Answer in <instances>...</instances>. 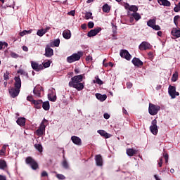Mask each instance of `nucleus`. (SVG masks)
Masks as SVG:
<instances>
[{"label":"nucleus","mask_w":180,"mask_h":180,"mask_svg":"<svg viewBox=\"0 0 180 180\" xmlns=\"http://www.w3.org/2000/svg\"><path fill=\"white\" fill-rule=\"evenodd\" d=\"M84 75H79L72 77L69 82L70 88H75L77 91H82L85 88V82H82Z\"/></svg>","instance_id":"nucleus-1"},{"label":"nucleus","mask_w":180,"mask_h":180,"mask_svg":"<svg viewBox=\"0 0 180 180\" xmlns=\"http://www.w3.org/2000/svg\"><path fill=\"white\" fill-rule=\"evenodd\" d=\"M84 56V52L78 51L77 53H73L72 56L67 58V61L69 64L75 63V61H79L81 57Z\"/></svg>","instance_id":"nucleus-2"},{"label":"nucleus","mask_w":180,"mask_h":180,"mask_svg":"<svg viewBox=\"0 0 180 180\" xmlns=\"http://www.w3.org/2000/svg\"><path fill=\"white\" fill-rule=\"evenodd\" d=\"M160 110H161V107L160 105L149 103L148 112L151 116H155Z\"/></svg>","instance_id":"nucleus-3"},{"label":"nucleus","mask_w":180,"mask_h":180,"mask_svg":"<svg viewBox=\"0 0 180 180\" xmlns=\"http://www.w3.org/2000/svg\"><path fill=\"white\" fill-rule=\"evenodd\" d=\"M25 163L27 165H30L32 169L36 170L37 169V168H39V165L37 164V162H36V160H34V159H33L30 156L26 158Z\"/></svg>","instance_id":"nucleus-4"},{"label":"nucleus","mask_w":180,"mask_h":180,"mask_svg":"<svg viewBox=\"0 0 180 180\" xmlns=\"http://www.w3.org/2000/svg\"><path fill=\"white\" fill-rule=\"evenodd\" d=\"M157 23V18H154L153 19H150L148 22H147V26H148L149 27H151V29H153V30H161V27H160V25H156Z\"/></svg>","instance_id":"nucleus-5"},{"label":"nucleus","mask_w":180,"mask_h":180,"mask_svg":"<svg viewBox=\"0 0 180 180\" xmlns=\"http://www.w3.org/2000/svg\"><path fill=\"white\" fill-rule=\"evenodd\" d=\"M168 93L172 99H175L176 96H179V92H176V88L174 86H169Z\"/></svg>","instance_id":"nucleus-6"},{"label":"nucleus","mask_w":180,"mask_h":180,"mask_svg":"<svg viewBox=\"0 0 180 180\" xmlns=\"http://www.w3.org/2000/svg\"><path fill=\"white\" fill-rule=\"evenodd\" d=\"M150 131L153 134H154V136H157V134H158V127L157 126V120L155 119L151 122Z\"/></svg>","instance_id":"nucleus-7"},{"label":"nucleus","mask_w":180,"mask_h":180,"mask_svg":"<svg viewBox=\"0 0 180 180\" xmlns=\"http://www.w3.org/2000/svg\"><path fill=\"white\" fill-rule=\"evenodd\" d=\"M139 49L141 51H144L146 50H151V49H153V46L147 41H143L139 46Z\"/></svg>","instance_id":"nucleus-8"},{"label":"nucleus","mask_w":180,"mask_h":180,"mask_svg":"<svg viewBox=\"0 0 180 180\" xmlns=\"http://www.w3.org/2000/svg\"><path fill=\"white\" fill-rule=\"evenodd\" d=\"M120 55L122 58H125V60H127V61H130V60H131V55H130L129 51L126 49L121 50Z\"/></svg>","instance_id":"nucleus-9"},{"label":"nucleus","mask_w":180,"mask_h":180,"mask_svg":"<svg viewBox=\"0 0 180 180\" xmlns=\"http://www.w3.org/2000/svg\"><path fill=\"white\" fill-rule=\"evenodd\" d=\"M101 31L102 28H101L100 27H97L96 28L90 30L88 32L87 36L88 37H94V36H96V34H98V33H99Z\"/></svg>","instance_id":"nucleus-10"},{"label":"nucleus","mask_w":180,"mask_h":180,"mask_svg":"<svg viewBox=\"0 0 180 180\" xmlns=\"http://www.w3.org/2000/svg\"><path fill=\"white\" fill-rule=\"evenodd\" d=\"M20 92V89H18L16 87L11 88L9 89V94L11 96V98H16L18 95H19V93Z\"/></svg>","instance_id":"nucleus-11"},{"label":"nucleus","mask_w":180,"mask_h":180,"mask_svg":"<svg viewBox=\"0 0 180 180\" xmlns=\"http://www.w3.org/2000/svg\"><path fill=\"white\" fill-rule=\"evenodd\" d=\"M41 91H43V87L41 86H37L34 90V94L37 96L38 98H40L41 96Z\"/></svg>","instance_id":"nucleus-12"},{"label":"nucleus","mask_w":180,"mask_h":180,"mask_svg":"<svg viewBox=\"0 0 180 180\" xmlns=\"http://www.w3.org/2000/svg\"><path fill=\"white\" fill-rule=\"evenodd\" d=\"M54 54V51L53 49L50 48V46L47 45L45 49V56L46 57H52Z\"/></svg>","instance_id":"nucleus-13"},{"label":"nucleus","mask_w":180,"mask_h":180,"mask_svg":"<svg viewBox=\"0 0 180 180\" xmlns=\"http://www.w3.org/2000/svg\"><path fill=\"white\" fill-rule=\"evenodd\" d=\"M31 65L34 71H41V70H43V65H39V63L36 62H31Z\"/></svg>","instance_id":"nucleus-14"},{"label":"nucleus","mask_w":180,"mask_h":180,"mask_svg":"<svg viewBox=\"0 0 180 180\" xmlns=\"http://www.w3.org/2000/svg\"><path fill=\"white\" fill-rule=\"evenodd\" d=\"M71 140L74 144H76V146H81L82 144V141L81 140V138L77 136H72L71 137Z\"/></svg>","instance_id":"nucleus-15"},{"label":"nucleus","mask_w":180,"mask_h":180,"mask_svg":"<svg viewBox=\"0 0 180 180\" xmlns=\"http://www.w3.org/2000/svg\"><path fill=\"white\" fill-rule=\"evenodd\" d=\"M14 86L15 88H17L18 89H20V88H22V80L20 79V77H15L14 78Z\"/></svg>","instance_id":"nucleus-16"},{"label":"nucleus","mask_w":180,"mask_h":180,"mask_svg":"<svg viewBox=\"0 0 180 180\" xmlns=\"http://www.w3.org/2000/svg\"><path fill=\"white\" fill-rule=\"evenodd\" d=\"M95 160L98 167H102V165H103V160H102V156L101 155H96L95 156Z\"/></svg>","instance_id":"nucleus-17"},{"label":"nucleus","mask_w":180,"mask_h":180,"mask_svg":"<svg viewBox=\"0 0 180 180\" xmlns=\"http://www.w3.org/2000/svg\"><path fill=\"white\" fill-rule=\"evenodd\" d=\"M132 64L135 65V67H141L143 65V63L140 60L139 58H134L132 59Z\"/></svg>","instance_id":"nucleus-18"},{"label":"nucleus","mask_w":180,"mask_h":180,"mask_svg":"<svg viewBox=\"0 0 180 180\" xmlns=\"http://www.w3.org/2000/svg\"><path fill=\"white\" fill-rule=\"evenodd\" d=\"M33 105L36 109H41V105L43 104V101L41 100H34L32 101Z\"/></svg>","instance_id":"nucleus-19"},{"label":"nucleus","mask_w":180,"mask_h":180,"mask_svg":"<svg viewBox=\"0 0 180 180\" xmlns=\"http://www.w3.org/2000/svg\"><path fill=\"white\" fill-rule=\"evenodd\" d=\"M97 133L101 134L102 137H104L105 139H109L112 137V135L110 134H108V132H106L105 130H98Z\"/></svg>","instance_id":"nucleus-20"},{"label":"nucleus","mask_w":180,"mask_h":180,"mask_svg":"<svg viewBox=\"0 0 180 180\" xmlns=\"http://www.w3.org/2000/svg\"><path fill=\"white\" fill-rule=\"evenodd\" d=\"M16 122H17V124H18V126L23 127V126H25L26 124V118L19 117Z\"/></svg>","instance_id":"nucleus-21"},{"label":"nucleus","mask_w":180,"mask_h":180,"mask_svg":"<svg viewBox=\"0 0 180 180\" xmlns=\"http://www.w3.org/2000/svg\"><path fill=\"white\" fill-rule=\"evenodd\" d=\"M96 98L98 99V101H101V102H103L106 101V98H108V96L106 94H101L99 93L96 94Z\"/></svg>","instance_id":"nucleus-22"},{"label":"nucleus","mask_w":180,"mask_h":180,"mask_svg":"<svg viewBox=\"0 0 180 180\" xmlns=\"http://www.w3.org/2000/svg\"><path fill=\"white\" fill-rule=\"evenodd\" d=\"M172 36H174V37L179 38L180 37V29L173 28L172 30Z\"/></svg>","instance_id":"nucleus-23"},{"label":"nucleus","mask_w":180,"mask_h":180,"mask_svg":"<svg viewBox=\"0 0 180 180\" xmlns=\"http://www.w3.org/2000/svg\"><path fill=\"white\" fill-rule=\"evenodd\" d=\"M63 37L67 40H68V39H71V31H70V30H64L63 32Z\"/></svg>","instance_id":"nucleus-24"},{"label":"nucleus","mask_w":180,"mask_h":180,"mask_svg":"<svg viewBox=\"0 0 180 180\" xmlns=\"http://www.w3.org/2000/svg\"><path fill=\"white\" fill-rule=\"evenodd\" d=\"M158 2L163 6H171V2L168 0H158Z\"/></svg>","instance_id":"nucleus-25"},{"label":"nucleus","mask_w":180,"mask_h":180,"mask_svg":"<svg viewBox=\"0 0 180 180\" xmlns=\"http://www.w3.org/2000/svg\"><path fill=\"white\" fill-rule=\"evenodd\" d=\"M45 130H46V128L39 126L38 129L36 131L37 135V136H43V134H44Z\"/></svg>","instance_id":"nucleus-26"},{"label":"nucleus","mask_w":180,"mask_h":180,"mask_svg":"<svg viewBox=\"0 0 180 180\" xmlns=\"http://www.w3.org/2000/svg\"><path fill=\"white\" fill-rule=\"evenodd\" d=\"M136 153H137V151L133 148L127 149V154L129 155V157H133Z\"/></svg>","instance_id":"nucleus-27"},{"label":"nucleus","mask_w":180,"mask_h":180,"mask_svg":"<svg viewBox=\"0 0 180 180\" xmlns=\"http://www.w3.org/2000/svg\"><path fill=\"white\" fill-rule=\"evenodd\" d=\"M8 168V165H6V161L4 160H0V169H6Z\"/></svg>","instance_id":"nucleus-28"},{"label":"nucleus","mask_w":180,"mask_h":180,"mask_svg":"<svg viewBox=\"0 0 180 180\" xmlns=\"http://www.w3.org/2000/svg\"><path fill=\"white\" fill-rule=\"evenodd\" d=\"M42 108L44 110H50V103L49 101L42 102Z\"/></svg>","instance_id":"nucleus-29"},{"label":"nucleus","mask_w":180,"mask_h":180,"mask_svg":"<svg viewBox=\"0 0 180 180\" xmlns=\"http://www.w3.org/2000/svg\"><path fill=\"white\" fill-rule=\"evenodd\" d=\"M131 16H132V18H134L136 21L141 19V15H140V13H133L132 14H131Z\"/></svg>","instance_id":"nucleus-30"},{"label":"nucleus","mask_w":180,"mask_h":180,"mask_svg":"<svg viewBox=\"0 0 180 180\" xmlns=\"http://www.w3.org/2000/svg\"><path fill=\"white\" fill-rule=\"evenodd\" d=\"M44 34H46V30H44V29L39 30L37 32V35L39 36V37H43V36H44Z\"/></svg>","instance_id":"nucleus-31"},{"label":"nucleus","mask_w":180,"mask_h":180,"mask_svg":"<svg viewBox=\"0 0 180 180\" xmlns=\"http://www.w3.org/2000/svg\"><path fill=\"white\" fill-rule=\"evenodd\" d=\"M48 98L51 102H56L57 101V96H53V94H48Z\"/></svg>","instance_id":"nucleus-32"},{"label":"nucleus","mask_w":180,"mask_h":180,"mask_svg":"<svg viewBox=\"0 0 180 180\" xmlns=\"http://www.w3.org/2000/svg\"><path fill=\"white\" fill-rule=\"evenodd\" d=\"M34 147L36 148V150H37V151H39V153H42L43 152V146H41V144L39 143H37L34 146Z\"/></svg>","instance_id":"nucleus-33"},{"label":"nucleus","mask_w":180,"mask_h":180,"mask_svg":"<svg viewBox=\"0 0 180 180\" xmlns=\"http://www.w3.org/2000/svg\"><path fill=\"white\" fill-rule=\"evenodd\" d=\"M103 11L105 12V13H109L110 11V7L108 4H105L103 6Z\"/></svg>","instance_id":"nucleus-34"},{"label":"nucleus","mask_w":180,"mask_h":180,"mask_svg":"<svg viewBox=\"0 0 180 180\" xmlns=\"http://www.w3.org/2000/svg\"><path fill=\"white\" fill-rule=\"evenodd\" d=\"M129 11L136 13H137V11H139V7H137V6L132 5L129 7Z\"/></svg>","instance_id":"nucleus-35"},{"label":"nucleus","mask_w":180,"mask_h":180,"mask_svg":"<svg viewBox=\"0 0 180 180\" xmlns=\"http://www.w3.org/2000/svg\"><path fill=\"white\" fill-rule=\"evenodd\" d=\"M96 81H94V84H98V85H103V82L99 79L98 76H96Z\"/></svg>","instance_id":"nucleus-36"},{"label":"nucleus","mask_w":180,"mask_h":180,"mask_svg":"<svg viewBox=\"0 0 180 180\" xmlns=\"http://www.w3.org/2000/svg\"><path fill=\"white\" fill-rule=\"evenodd\" d=\"M6 151V146L4 145L2 149L0 150V157H4Z\"/></svg>","instance_id":"nucleus-37"},{"label":"nucleus","mask_w":180,"mask_h":180,"mask_svg":"<svg viewBox=\"0 0 180 180\" xmlns=\"http://www.w3.org/2000/svg\"><path fill=\"white\" fill-rule=\"evenodd\" d=\"M92 18V13L91 12H86L85 13L84 19L86 20L91 19Z\"/></svg>","instance_id":"nucleus-38"},{"label":"nucleus","mask_w":180,"mask_h":180,"mask_svg":"<svg viewBox=\"0 0 180 180\" xmlns=\"http://www.w3.org/2000/svg\"><path fill=\"white\" fill-rule=\"evenodd\" d=\"M47 123H49V121L46 119H44L41 122V124H40L41 127H44V129H46V126Z\"/></svg>","instance_id":"nucleus-39"},{"label":"nucleus","mask_w":180,"mask_h":180,"mask_svg":"<svg viewBox=\"0 0 180 180\" xmlns=\"http://www.w3.org/2000/svg\"><path fill=\"white\" fill-rule=\"evenodd\" d=\"M179 19H180L179 15H175L174 18V23L177 27H178V21L179 20Z\"/></svg>","instance_id":"nucleus-40"},{"label":"nucleus","mask_w":180,"mask_h":180,"mask_svg":"<svg viewBox=\"0 0 180 180\" xmlns=\"http://www.w3.org/2000/svg\"><path fill=\"white\" fill-rule=\"evenodd\" d=\"M53 44L55 47L60 46V39H56L53 41Z\"/></svg>","instance_id":"nucleus-41"},{"label":"nucleus","mask_w":180,"mask_h":180,"mask_svg":"<svg viewBox=\"0 0 180 180\" xmlns=\"http://www.w3.org/2000/svg\"><path fill=\"white\" fill-rule=\"evenodd\" d=\"M178 80V73H174V74H173V75H172V81L173 82H176V81H177Z\"/></svg>","instance_id":"nucleus-42"},{"label":"nucleus","mask_w":180,"mask_h":180,"mask_svg":"<svg viewBox=\"0 0 180 180\" xmlns=\"http://www.w3.org/2000/svg\"><path fill=\"white\" fill-rule=\"evenodd\" d=\"M50 60H48L47 62H45L44 64H43V70H44V68H49V67H50Z\"/></svg>","instance_id":"nucleus-43"},{"label":"nucleus","mask_w":180,"mask_h":180,"mask_svg":"<svg viewBox=\"0 0 180 180\" xmlns=\"http://www.w3.org/2000/svg\"><path fill=\"white\" fill-rule=\"evenodd\" d=\"M4 46H5V47H8V43L0 41V50H2V49H4Z\"/></svg>","instance_id":"nucleus-44"},{"label":"nucleus","mask_w":180,"mask_h":180,"mask_svg":"<svg viewBox=\"0 0 180 180\" xmlns=\"http://www.w3.org/2000/svg\"><path fill=\"white\" fill-rule=\"evenodd\" d=\"M56 178H58V179L64 180V179H65V176L63 175V174H58L56 175Z\"/></svg>","instance_id":"nucleus-45"},{"label":"nucleus","mask_w":180,"mask_h":180,"mask_svg":"<svg viewBox=\"0 0 180 180\" xmlns=\"http://www.w3.org/2000/svg\"><path fill=\"white\" fill-rule=\"evenodd\" d=\"M17 72L18 74H20L21 75H27V73L22 69L18 70Z\"/></svg>","instance_id":"nucleus-46"},{"label":"nucleus","mask_w":180,"mask_h":180,"mask_svg":"<svg viewBox=\"0 0 180 180\" xmlns=\"http://www.w3.org/2000/svg\"><path fill=\"white\" fill-rule=\"evenodd\" d=\"M111 25H112V32L114 34H116L117 31V27L116 25H115V24H113V23H111Z\"/></svg>","instance_id":"nucleus-47"},{"label":"nucleus","mask_w":180,"mask_h":180,"mask_svg":"<svg viewBox=\"0 0 180 180\" xmlns=\"http://www.w3.org/2000/svg\"><path fill=\"white\" fill-rule=\"evenodd\" d=\"M11 57H12L13 58H18L19 57V55H18V53H15V52H11L10 54Z\"/></svg>","instance_id":"nucleus-48"},{"label":"nucleus","mask_w":180,"mask_h":180,"mask_svg":"<svg viewBox=\"0 0 180 180\" xmlns=\"http://www.w3.org/2000/svg\"><path fill=\"white\" fill-rule=\"evenodd\" d=\"M4 79L5 81H8V79H9V72H6V73H4Z\"/></svg>","instance_id":"nucleus-49"},{"label":"nucleus","mask_w":180,"mask_h":180,"mask_svg":"<svg viewBox=\"0 0 180 180\" xmlns=\"http://www.w3.org/2000/svg\"><path fill=\"white\" fill-rule=\"evenodd\" d=\"M174 12H179V11H180V2H179L178 5L176 6L174 8Z\"/></svg>","instance_id":"nucleus-50"},{"label":"nucleus","mask_w":180,"mask_h":180,"mask_svg":"<svg viewBox=\"0 0 180 180\" xmlns=\"http://www.w3.org/2000/svg\"><path fill=\"white\" fill-rule=\"evenodd\" d=\"M94 26H95V24L94 23V22L90 21V22H88V27H89V29L94 28Z\"/></svg>","instance_id":"nucleus-51"},{"label":"nucleus","mask_w":180,"mask_h":180,"mask_svg":"<svg viewBox=\"0 0 180 180\" xmlns=\"http://www.w3.org/2000/svg\"><path fill=\"white\" fill-rule=\"evenodd\" d=\"M62 165L67 169V168H68V162H67V160H64Z\"/></svg>","instance_id":"nucleus-52"},{"label":"nucleus","mask_w":180,"mask_h":180,"mask_svg":"<svg viewBox=\"0 0 180 180\" xmlns=\"http://www.w3.org/2000/svg\"><path fill=\"white\" fill-rule=\"evenodd\" d=\"M86 61H87V63H91V61H92V56H86Z\"/></svg>","instance_id":"nucleus-53"},{"label":"nucleus","mask_w":180,"mask_h":180,"mask_svg":"<svg viewBox=\"0 0 180 180\" xmlns=\"http://www.w3.org/2000/svg\"><path fill=\"white\" fill-rule=\"evenodd\" d=\"M27 100L29 101V102H32V103H33V101H34V100L33 99V97H32V96H28L27 97Z\"/></svg>","instance_id":"nucleus-54"},{"label":"nucleus","mask_w":180,"mask_h":180,"mask_svg":"<svg viewBox=\"0 0 180 180\" xmlns=\"http://www.w3.org/2000/svg\"><path fill=\"white\" fill-rule=\"evenodd\" d=\"M68 15H71V16H75V11H71L68 13Z\"/></svg>","instance_id":"nucleus-55"},{"label":"nucleus","mask_w":180,"mask_h":180,"mask_svg":"<svg viewBox=\"0 0 180 180\" xmlns=\"http://www.w3.org/2000/svg\"><path fill=\"white\" fill-rule=\"evenodd\" d=\"M41 176H49V174H47V172L43 171L41 174Z\"/></svg>","instance_id":"nucleus-56"},{"label":"nucleus","mask_w":180,"mask_h":180,"mask_svg":"<svg viewBox=\"0 0 180 180\" xmlns=\"http://www.w3.org/2000/svg\"><path fill=\"white\" fill-rule=\"evenodd\" d=\"M131 86H133V84H131V82H127V88L128 89H130V88H131Z\"/></svg>","instance_id":"nucleus-57"},{"label":"nucleus","mask_w":180,"mask_h":180,"mask_svg":"<svg viewBox=\"0 0 180 180\" xmlns=\"http://www.w3.org/2000/svg\"><path fill=\"white\" fill-rule=\"evenodd\" d=\"M25 34H27V30H24L20 33V35L22 37L25 36Z\"/></svg>","instance_id":"nucleus-58"},{"label":"nucleus","mask_w":180,"mask_h":180,"mask_svg":"<svg viewBox=\"0 0 180 180\" xmlns=\"http://www.w3.org/2000/svg\"><path fill=\"white\" fill-rule=\"evenodd\" d=\"M164 158L165 159V162L166 163L168 162V154L167 153L164 155Z\"/></svg>","instance_id":"nucleus-59"},{"label":"nucleus","mask_w":180,"mask_h":180,"mask_svg":"<svg viewBox=\"0 0 180 180\" xmlns=\"http://www.w3.org/2000/svg\"><path fill=\"white\" fill-rule=\"evenodd\" d=\"M103 116H104V119H109V117H110V115H109V114L108 113H105Z\"/></svg>","instance_id":"nucleus-60"},{"label":"nucleus","mask_w":180,"mask_h":180,"mask_svg":"<svg viewBox=\"0 0 180 180\" xmlns=\"http://www.w3.org/2000/svg\"><path fill=\"white\" fill-rule=\"evenodd\" d=\"M22 50H23V51H29V48H27V46H23Z\"/></svg>","instance_id":"nucleus-61"},{"label":"nucleus","mask_w":180,"mask_h":180,"mask_svg":"<svg viewBox=\"0 0 180 180\" xmlns=\"http://www.w3.org/2000/svg\"><path fill=\"white\" fill-rule=\"evenodd\" d=\"M81 27H82V29L83 30H86V24H82Z\"/></svg>","instance_id":"nucleus-62"},{"label":"nucleus","mask_w":180,"mask_h":180,"mask_svg":"<svg viewBox=\"0 0 180 180\" xmlns=\"http://www.w3.org/2000/svg\"><path fill=\"white\" fill-rule=\"evenodd\" d=\"M0 180H6V176L0 174Z\"/></svg>","instance_id":"nucleus-63"},{"label":"nucleus","mask_w":180,"mask_h":180,"mask_svg":"<svg viewBox=\"0 0 180 180\" xmlns=\"http://www.w3.org/2000/svg\"><path fill=\"white\" fill-rule=\"evenodd\" d=\"M159 167H162V158L160 159V162L158 163Z\"/></svg>","instance_id":"nucleus-64"}]
</instances>
